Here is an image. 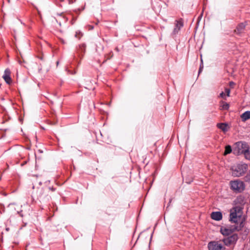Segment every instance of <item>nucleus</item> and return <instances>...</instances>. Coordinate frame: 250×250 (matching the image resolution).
<instances>
[{
    "mask_svg": "<svg viewBox=\"0 0 250 250\" xmlns=\"http://www.w3.org/2000/svg\"><path fill=\"white\" fill-rule=\"evenodd\" d=\"M242 209L240 207H235L230 210L229 221L231 223H234L235 225H238L242 224L241 222V218L242 216Z\"/></svg>",
    "mask_w": 250,
    "mask_h": 250,
    "instance_id": "f257e3e1",
    "label": "nucleus"
},
{
    "mask_svg": "<svg viewBox=\"0 0 250 250\" xmlns=\"http://www.w3.org/2000/svg\"><path fill=\"white\" fill-rule=\"evenodd\" d=\"M234 153L238 154H244L246 157L249 153V148L248 144L245 142H238L235 144Z\"/></svg>",
    "mask_w": 250,
    "mask_h": 250,
    "instance_id": "f03ea898",
    "label": "nucleus"
},
{
    "mask_svg": "<svg viewBox=\"0 0 250 250\" xmlns=\"http://www.w3.org/2000/svg\"><path fill=\"white\" fill-rule=\"evenodd\" d=\"M248 168V165L245 164H238L237 166H233L231 170L232 174L234 177H240L245 173Z\"/></svg>",
    "mask_w": 250,
    "mask_h": 250,
    "instance_id": "7ed1b4c3",
    "label": "nucleus"
},
{
    "mask_svg": "<svg viewBox=\"0 0 250 250\" xmlns=\"http://www.w3.org/2000/svg\"><path fill=\"white\" fill-rule=\"evenodd\" d=\"M241 228V224L239 225H234L231 227H222L220 229L221 233L224 236H229L230 235L233 231L235 230L239 231Z\"/></svg>",
    "mask_w": 250,
    "mask_h": 250,
    "instance_id": "20e7f679",
    "label": "nucleus"
},
{
    "mask_svg": "<svg viewBox=\"0 0 250 250\" xmlns=\"http://www.w3.org/2000/svg\"><path fill=\"white\" fill-rule=\"evenodd\" d=\"M230 188L234 191L241 192L245 189V186L243 182L239 180L230 182Z\"/></svg>",
    "mask_w": 250,
    "mask_h": 250,
    "instance_id": "39448f33",
    "label": "nucleus"
},
{
    "mask_svg": "<svg viewBox=\"0 0 250 250\" xmlns=\"http://www.w3.org/2000/svg\"><path fill=\"white\" fill-rule=\"evenodd\" d=\"M238 237L236 234H232L230 236H227L223 239L224 244L227 246L234 245L238 240Z\"/></svg>",
    "mask_w": 250,
    "mask_h": 250,
    "instance_id": "423d86ee",
    "label": "nucleus"
},
{
    "mask_svg": "<svg viewBox=\"0 0 250 250\" xmlns=\"http://www.w3.org/2000/svg\"><path fill=\"white\" fill-rule=\"evenodd\" d=\"M209 250H225V247L218 241H211L208 244Z\"/></svg>",
    "mask_w": 250,
    "mask_h": 250,
    "instance_id": "0eeeda50",
    "label": "nucleus"
},
{
    "mask_svg": "<svg viewBox=\"0 0 250 250\" xmlns=\"http://www.w3.org/2000/svg\"><path fill=\"white\" fill-rule=\"evenodd\" d=\"M11 71L9 69L6 68L2 76L3 79L4 80L6 83L10 84L12 83V79L10 77Z\"/></svg>",
    "mask_w": 250,
    "mask_h": 250,
    "instance_id": "6e6552de",
    "label": "nucleus"
},
{
    "mask_svg": "<svg viewBox=\"0 0 250 250\" xmlns=\"http://www.w3.org/2000/svg\"><path fill=\"white\" fill-rule=\"evenodd\" d=\"M211 218L216 221L221 220L222 218V214L221 212H212L211 214Z\"/></svg>",
    "mask_w": 250,
    "mask_h": 250,
    "instance_id": "1a4fd4ad",
    "label": "nucleus"
},
{
    "mask_svg": "<svg viewBox=\"0 0 250 250\" xmlns=\"http://www.w3.org/2000/svg\"><path fill=\"white\" fill-rule=\"evenodd\" d=\"M176 22L175 27L173 31V34H177L180 29L183 26V23L181 21H176Z\"/></svg>",
    "mask_w": 250,
    "mask_h": 250,
    "instance_id": "9d476101",
    "label": "nucleus"
},
{
    "mask_svg": "<svg viewBox=\"0 0 250 250\" xmlns=\"http://www.w3.org/2000/svg\"><path fill=\"white\" fill-rule=\"evenodd\" d=\"M217 126L218 128L222 130L224 132H226L228 130V125L225 123L217 124Z\"/></svg>",
    "mask_w": 250,
    "mask_h": 250,
    "instance_id": "9b49d317",
    "label": "nucleus"
},
{
    "mask_svg": "<svg viewBox=\"0 0 250 250\" xmlns=\"http://www.w3.org/2000/svg\"><path fill=\"white\" fill-rule=\"evenodd\" d=\"M241 118L243 121H246V120L250 119V111H247L243 113L241 115Z\"/></svg>",
    "mask_w": 250,
    "mask_h": 250,
    "instance_id": "f8f14e48",
    "label": "nucleus"
},
{
    "mask_svg": "<svg viewBox=\"0 0 250 250\" xmlns=\"http://www.w3.org/2000/svg\"><path fill=\"white\" fill-rule=\"evenodd\" d=\"M246 26V24L244 23H241L238 24L237 27V32L238 33L240 34L242 33V32L244 30Z\"/></svg>",
    "mask_w": 250,
    "mask_h": 250,
    "instance_id": "ddd939ff",
    "label": "nucleus"
},
{
    "mask_svg": "<svg viewBox=\"0 0 250 250\" xmlns=\"http://www.w3.org/2000/svg\"><path fill=\"white\" fill-rule=\"evenodd\" d=\"M232 151L231 147L229 145H228L225 147V150L224 153V155H227L229 153H230Z\"/></svg>",
    "mask_w": 250,
    "mask_h": 250,
    "instance_id": "4468645a",
    "label": "nucleus"
},
{
    "mask_svg": "<svg viewBox=\"0 0 250 250\" xmlns=\"http://www.w3.org/2000/svg\"><path fill=\"white\" fill-rule=\"evenodd\" d=\"M244 179L250 186V171L245 176Z\"/></svg>",
    "mask_w": 250,
    "mask_h": 250,
    "instance_id": "2eb2a0df",
    "label": "nucleus"
},
{
    "mask_svg": "<svg viewBox=\"0 0 250 250\" xmlns=\"http://www.w3.org/2000/svg\"><path fill=\"white\" fill-rule=\"evenodd\" d=\"M229 104L227 103H223L222 105V109L224 110H228L229 108Z\"/></svg>",
    "mask_w": 250,
    "mask_h": 250,
    "instance_id": "dca6fc26",
    "label": "nucleus"
},
{
    "mask_svg": "<svg viewBox=\"0 0 250 250\" xmlns=\"http://www.w3.org/2000/svg\"><path fill=\"white\" fill-rule=\"evenodd\" d=\"M82 35H82V33H81L80 32H76L75 36L76 38L80 39L81 37H82Z\"/></svg>",
    "mask_w": 250,
    "mask_h": 250,
    "instance_id": "f3484780",
    "label": "nucleus"
},
{
    "mask_svg": "<svg viewBox=\"0 0 250 250\" xmlns=\"http://www.w3.org/2000/svg\"><path fill=\"white\" fill-rule=\"evenodd\" d=\"M225 92L227 93V96H229L230 89L229 88H226Z\"/></svg>",
    "mask_w": 250,
    "mask_h": 250,
    "instance_id": "a211bd4d",
    "label": "nucleus"
},
{
    "mask_svg": "<svg viewBox=\"0 0 250 250\" xmlns=\"http://www.w3.org/2000/svg\"><path fill=\"white\" fill-rule=\"evenodd\" d=\"M203 68V66H201V65H200V68H199V73H200L201 72V71H202V69Z\"/></svg>",
    "mask_w": 250,
    "mask_h": 250,
    "instance_id": "6ab92c4d",
    "label": "nucleus"
},
{
    "mask_svg": "<svg viewBox=\"0 0 250 250\" xmlns=\"http://www.w3.org/2000/svg\"><path fill=\"white\" fill-rule=\"evenodd\" d=\"M225 95L224 93L223 92H222L220 94V97H223Z\"/></svg>",
    "mask_w": 250,
    "mask_h": 250,
    "instance_id": "aec40b11",
    "label": "nucleus"
},
{
    "mask_svg": "<svg viewBox=\"0 0 250 250\" xmlns=\"http://www.w3.org/2000/svg\"><path fill=\"white\" fill-rule=\"evenodd\" d=\"M49 189L51 190L52 191H54L55 190V188H49Z\"/></svg>",
    "mask_w": 250,
    "mask_h": 250,
    "instance_id": "412c9836",
    "label": "nucleus"
},
{
    "mask_svg": "<svg viewBox=\"0 0 250 250\" xmlns=\"http://www.w3.org/2000/svg\"><path fill=\"white\" fill-rule=\"evenodd\" d=\"M85 45H84V44H83L82 46H80V47H83V48H85Z\"/></svg>",
    "mask_w": 250,
    "mask_h": 250,
    "instance_id": "4be33fe9",
    "label": "nucleus"
},
{
    "mask_svg": "<svg viewBox=\"0 0 250 250\" xmlns=\"http://www.w3.org/2000/svg\"><path fill=\"white\" fill-rule=\"evenodd\" d=\"M190 182H191L190 181V182L186 181V183H188V184H190Z\"/></svg>",
    "mask_w": 250,
    "mask_h": 250,
    "instance_id": "5701e85b",
    "label": "nucleus"
},
{
    "mask_svg": "<svg viewBox=\"0 0 250 250\" xmlns=\"http://www.w3.org/2000/svg\"><path fill=\"white\" fill-rule=\"evenodd\" d=\"M91 28L93 29V26H91Z\"/></svg>",
    "mask_w": 250,
    "mask_h": 250,
    "instance_id": "b1692460",
    "label": "nucleus"
}]
</instances>
